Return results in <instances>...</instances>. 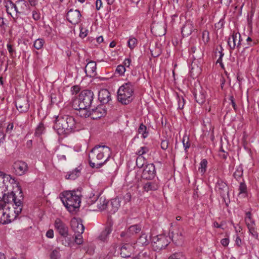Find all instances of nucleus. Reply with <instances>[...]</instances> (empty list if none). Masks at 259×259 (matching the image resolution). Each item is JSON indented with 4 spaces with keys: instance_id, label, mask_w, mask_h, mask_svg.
Wrapping results in <instances>:
<instances>
[{
    "instance_id": "obj_1",
    "label": "nucleus",
    "mask_w": 259,
    "mask_h": 259,
    "mask_svg": "<svg viewBox=\"0 0 259 259\" xmlns=\"http://www.w3.org/2000/svg\"><path fill=\"white\" fill-rule=\"evenodd\" d=\"M111 154V151L109 147L100 145L95 146L89 155L90 166L92 168H100L107 162Z\"/></svg>"
},
{
    "instance_id": "obj_2",
    "label": "nucleus",
    "mask_w": 259,
    "mask_h": 259,
    "mask_svg": "<svg viewBox=\"0 0 259 259\" xmlns=\"http://www.w3.org/2000/svg\"><path fill=\"white\" fill-rule=\"evenodd\" d=\"M14 203L16 207H14V219H15L22 211V202L21 199H17L15 194L12 192L8 194L4 193L3 190L0 189V206H5L10 209V204Z\"/></svg>"
},
{
    "instance_id": "obj_3",
    "label": "nucleus",
    "mask_w": 259,
    "mask_h": 259,
    "mask_svg": "<svg viewBox=\"0 0 259 259\" xmlns=\"http://www.w3.org/2000/svg\"><path fill=\"white\" fill-rule=\"evenodd\" d=\"M62 195V202L69 212H73L78 209L81 201L79 195L76 194L75 191H65Z\"/></svg>"
},
{
    "instance_id": "obj_4",
    "label": "nucleus",
    "mask_w": 259,
    "mask_h": 259,
    "mask_svg": "<svg viewBox=\"0 0 259 259\" xmlns=\"http://www.w3.org/2000/svg\"><path fill=\"white\" fill-rule=\"evenodd\" d=\"M135 83L127 82L124 83L118 89L117 99L119 102L123 104L127 105L133 100Z\"/></svg>"
},
{
    "instance_id": "obj_5",
    "label": "nucleus",
    "mask_w": 259,
    "mask_h": 259,
    "mask_svg": "<svg viewBox=\"0 0 259 259\" xmlns=\"http://www.w3.org/2000/svg\"><path fill=\"white\" fill-rule=\"evenodd\" d=\"M94 99V93L89 90H84L80 92L78 98L75 100L73 103H76L77 106L84 108L91 107Z\"/></svg>"
},
{
    "instance_id": "obj_6",
    "label": "nucleus",
    "mask_w": 259,
    "mask_h": 259,
    "mask_svg": "<svg viewBox=\"0 0 259 259\" xmlns=\"http://www.w3.org/2000/svg\"><path fill=\"white\" fill-rule=\"evenodd\" d=\"M66 115L56 116L55 124L53 126L54 130L59 135H67Z\"/></svg>"
},
{
    "instance_id": "obj_7",
    "label": "nucleus",
    "mask_w": 259,
    "mask_h": 259,
    "mask_svg": "<svg viewBox=\"0 0 259 259\" xmlns=\"http://www.w3.org/2000/svg\"><path fill=\"white\" fill-rule=\"evenodd\" d=\"M169 243V242L167 237L160 235L153 238L152 246L154 251H159L165 248L168 245Z\"/></svg>"
},
{
    "instance_id": "obj_8",
    "label": "nucleus",
    "mask_w": 259,
    "mask_h": 259,
    "mask_svg": "<svg viewBox=\"0 0 259 259\" xmlns=\"http://www.w3.org/2000/svg\"><path fill=\"white\" fill-rule=\"evenodd\" d=\"M216 191L220 194L224 201L229 199V187L222 180L219 179L215 186Z\"/></svg>"
},
{
    "instance_id": "obj_9",
    "label": "nucleus",
    "mask_w": 259,
    "mask_h": 259,
    "mask_svg": "<svg viewBox=\"0 0 259 259\" xmlns=\"http://www.w3.org/2000/svg\"><path fill=\"white\" fill-rule=\"evenodd\" d=\"M66 120L67 135L81 129L80 124L77 123L72 116L66 115Z\"/></svg>"
},
{
    "instance_id": "obj_10",
    "label": "nucleus",
    "mask_w": 259,
    "mask_h": 259,
    "mask_svg": "<svg viewBox=\"0 0 259 259\" xmlns=\"http://www.w3.org/2000/svg\"><path fill=\"white\" fill-rule=\"evenodd\" d=\"M155 175L156 170L154 164L149 163L144 165L141 175L143 179L151 180L155 177Z\"/></svg>"
},
{
    "instance_id": "obj_11",
    "label": "nucleus",
    "mask_w": 259,
    "mask_h": 259,
    "mask_svg": "<svg viewBox=\"0 0 259 259\" xmlns=\"http://www.w3.org/2000/svg\"><path fill=\"white\" fill-rule=\"evenodd\" d=\"M16 14L17 16L18 14H22L26 15L28 13L30 12V9L29 5L24 0H20L16 2Z\"/></svg>"
},
{
    "instance_id": "obj_12",
    "label": "nucleus",
    "mask_w": 259,
    "mask_h": 259,
    "mask_svg": "<svg viewBox=\"0 0 259 259\" xmlns=\"http://www.w3.org/2000/svg\"><path fill=\"white\" fill-rule=\"evenodd\" d=\"M81 14L78 10L70 9L67 13V20L72 24H78L80 21Z\"/></svg>"
},
{
    "instance_id": "obj_13",
    "label": "nucleus",
    "mask_w": 259,
    "mask_h": 259,
    "mask_svg": "<svg viewBox=\"0 0 259 259\" xmlns=\"http://www.w3.org/2000/svg\"><path fill=\"white\" fill-rule=\"evenodd\" d=\"M228 44L231 50H234L236 47L239 48L241 45V35L239 33L233 32L229 37Z\"/></svg>"
},
{
    "instance_id": "obj_14",
    "label": "nucleus",
    "mask_w": 259,
    "mask_h": 259,
    "mask_svg": "<svg viewBox=\"0 0 259 259\" xmlns=\"http://www.w3.org/2000/svg\"><path fill=\"white\" fill-rule=\"evenodd\" d=\"M10 209L0 206V223L6 224L11 222L14 219L11 216Z\"/></svg>"
},
{
    "instance_id": "obj_15",
    "label": "nucleus",
    "mask_w": 259,
    "mask_h": 259,
    "mask_svg": "<svg viewBox=\"0 0 259 259\" xmlns=\"http://www.w3.org/2000/svg\"><path fill=\"white\" fill-rule=\"evenodd\" d=\"M16 174L18 176H22L28 171L27 164L23 161H17L13 164Z\"/></svg>"
},
{
    "instance_id": "obj_16",
    "label": "nucleus",
    "mask_w": 259,
    "mask_h": 259,
    "mask_svg": "<svg viewBox=\"0 0 259 259\" xmlns=\"http://www.w3.org/2000/svg\"><path fill=\"white\" fill-rule=\"evenodd\" d=\"M54 227L60 235H67L68 233L67 226L60 219L57 218L55 220Z\"/></svg>"
},
{
    "instance_id": "obj_17",
    "label": "nucleus",
    "mask_w": 259,
    "mask_h": 259,
    "mask_svg": "<svg viewBox=\"0 0 259 259\" xmlns=\"http://www.w3.org/2000/svg\"><path fill=\"white\" fill-rule=\"evenodd\" d=\"M15 105L20 112H26L29 108L28 100L25 98H20L16 100Z\"/></svg>"
},
{
    "instance_id": "obj_18",
    "label": "nucleus",
    "mask_w": 259,
    "mask_h": 259,
    "mask_svg": "<svg viewBox=\"0 0 259 259\" xmlns=\"http://www.w3.org/2000/svg\"><path fill=\"white\" fill-rule=\"evenodd\" d=\"M91 113L93 119H98L106 114V110L103 105H99L96 108H92Z\"/></svg>"
},
{
    "instance_id": "obj_19",
    "label": "nucleus",
    "mask_w": 259,
    "mask_h": 259,
    "mask_svg": "<svg viewBox=\"0 0 259 259\" xmlns=\"http://www.w3.org/2000/svg\"><path fill=\"white\" fill-rule=\"evenodd\" d=\"M196 30L197 29L194 28L193 22L188 20L186 21L185 25L182 28L181 32L184 37L188 36Z\"/></svg>"
},
{
    "instance_id": "obj_20",
    "label": "nucleus",
    "mask_w": 259,
    "mask_h": 259,
    "mask_svg": "<svg viewBox=\"0 0 259 259\" xmlns=\"http://www.w3.org/2000/svg\"><path fill=\"white\" fill-rule=\"evenodd\" d=\"M99 100L103 104H107L111 100L110 93L107 89H102L99 92Z\"/></svg>"
},
{
    "instance_id": "obj_21",
    "label": "nucleus",
    "mask_w": 259,
    "mask_h": 259,
    "mask_svg": "<svg viewBox=\"0 0 259 259\" xmlns=\"http://www.w3.org/2000/svg\"><path fill=\"white\" fill-rule=\"evenodd\" d=\"M96 63L95 61H89L85 67L84 71L87 76L93 77L96 74Z\"/></svg>"
},
{
    "instance_id": "obj_22",
    "label": "nucleus",
    "mask_w": 259,
    "mask_h": 259,
    "mask_svg": "<svg viewBox=\"0 0 259 259\" xmlns=\"http://www.w3.org/2000/svg\"><path fill=\"white\" fill-rule=\"evenodd\" d=\"M71 226L75 233L82 234L84 232V226L75 219L71 221Z\"/></svg>"
},
{
    "instance_id": "obj_23",
    "label": "nucleus",
    "mask_w": 259,
    "mask_h": 259,
    "mask_svg": "<svg viewBox=\"0 0 259 259\" xmlns=\"http://www.w3.org/2000/svg\"><path fill=\"white\" fill-rule=\"evenodd\" d=\"M133 251V246L130 244H124L120 248V255L122 257L131 256Z\"/></svg>"
},
{
    "instance_id": "obj_24",
    "label": "nucleus",
    "mask_w": 259,
    "mask_h": 259,
    "mask_svg": "<svg viewBox=\"0 0 259 259\" xmlns=\"http://www.w3.org/2000/svg\"><path fill=\"white\" fill-rule=\"evenodd\" d=\"M172 241L175 243H179L183 241L184 237L183 232L180 230H176L171 233Z\"/></svg>"
},
{
    "instance_id": "obj_25",
    "label": "nucleus",
    "mask_w": 259,
    "mask_h": 259,
    "mask_svg": "<svg viewBox=\"0 0 259 259\" xmlns=\"http://www.w3.org/2000/svg\"><path fill=\"white\" fill-rule=\"evenodd\" d=\"M73 107L75 110H78L79 112L77 113L80 116L83 117H87L91 115V110L89 111L88 109L90 107H86L81 108L80 106H77L76 103H73Z\"/></svg>"
},
{
    "instance_id": "obj_26",
    "label": "nucleus",
    "mask_w": 259,
    "mask_h": 259,
    "mask_svg": "<svg viewBox=\"0 0 259 259\" xmlns=\"http://www.w3.org/2000/svg\"><path fill=\"white\" fill-rule=\"evenodd\" d=\"M59 240L61 242L62 245L65 246H70L72 243V237L71 235H61L59 238Z\"/></svg>"
},
{
    "instance_id": "obj_27",
    "label": "nucleus",
    "mask_w": 259,
    "mask_h": 259,
    "mask_svg": "<svg viewBox=\"0 0 259 259\" xmlns=\"http://www.w3.org/2000/svg\"><path fill=\"white\" fill-rule=\"evenodd\" d=\"M149 151V149L148 147L146 146H143L141 147V148L136 152V154L139 155L136 160V164L138 167H141L143 165H139L138 164V161L142 160V159L144 158V157L142 156L143 155L148 153Z\"/></svg>"
},
{
    "instance_id": "obj_28",
    "label": "nucleus",
    "mask_w": 259,
    "mask_h": 259,
    "mask_svg": "<svg viewBox=\"0 0 259 259\" xmlns=\"http://www.w3.org/2000/svg\"><path fill=\"white\" fill-rule=\"evenodd\" d=\"M194 97L196 102L199 104H203L205 101V94L202 90H199L194 93Z\"/></svg>"
},
{
    "instance_id": "obj_29",
    "label": "nucleus",
    "mask_w": 259,
    "mask_h": 259,
    "mask_svg": "<svg viewBox=\"0 0 259 259\" xmlns=\"http://www.w3.org/2000/svg\"><path fill=\"white\" fill-rule=\"evenodd\" d=\"M78 168L79 167L76 168L74 170L68 172L65 176V179L74 180L78 177L80 173V169H79Z\"/></svg>"
},
{
    "instance_id": "obj_30",
    "label": "nucleus",
    "mask_w": 259,
    "mask_h": 259,
    "mask_svg": "<svg viewBox=\"0 0 259 259\" xmlns=\"http://www.w3.org/2000/svg\"><path fill=\"white\" fill-rule=\"evenodd\" d=\"M159 188V186L155 182H148L145 183L143 186V189L146 192L149 191H155Z\"/></svg>"
},
{
    "instance_id": "obj_31",
    "label": "nucleus",
    "mask_w": 259,
    "mask_h": 259,
    "mask_svg": "<svg viewBox=\"0 0 259 259\" xmlns=\"http://www.w3.org/2000/svg\"><path fill=\"white\" fill-rule=\"evenodd\" d=\"M108 201L104 197H98L96 202L97 208L100 210L105 209L107 206Z\"/></svg>"
},
{
    "instance_id": "obj_32",
    "label": "nucleus",
    "mask_w": 259,
    "mask_h": 259,
    "mask_svg": "<svg viewBox=\"0 0 259 259\" xmlns=\"http://www.w3.org/2000/svg\"><path fill=\"white\" fill-rule=\"evenodd\" d=\"M112 231L111 226H108L106 227L104 230H103L99 236V239L103 241H106L108 236Z\"/></svg>"
},
{
    "instance_id": "obj_33",
    "label": "nucleus",
    "mask_w": 259,
    "mask_h": 259,
    "mask_svg": "<svg viewBox=\"0 0 259 259\" xmlns=\"http://www.w3.org/2000/svg\"><path fill=\"white\" fill-rule=\"evenodd\" d=\"M10 179V176L6 175L4 172L0 171V189L4 190L6 188L5 181L7 182Z\"/></svg>"
},
{
    "instance_id": "obj_34",
    "label": "nucleus",
    "mask_w": 259,
    "mask_h": 259,
    "mask_svg": "<svg viewBox=\"0 0 259 259\" xmlns=\"http://www.w3.org/2000/svg\"><path fill=\"white\" fill-rule=\"evenodd\" d=\"M243 170L242 165L236 167L235 172L233 174V177L238 181H239L243 176Z\"/></svg>"
},
{
    "instance_id": "obj_35",
    "label": "nucleus",
    "mask_w": 259,
    "mask_h": 259,
    "mask_svg": "<svg viewBox=\"0 0 259 259\" xmlns=\"http://www.w3.org/2000/svg\"><path fill=\"white\" fill-rule=\"evenodd\" d=\"M137 242L142 246L148 245L149 243V239H148L147 235L145 233H142L138 238Z\"/></svg>"
},
{
    "instance_id": "obj_36",
    "label": "nucleus",
    "mask_w": 259,
    "mask_h": 259,
    "mask_svg": "<svg viewBox=\"0 0 259 259\" xmlns=\"http://www.w3.org/2000/svg\"><path fill=\"white\" fill-rule=\"evenodd\" d=\"M245 224L247 228L255 226L254 221L251 218V214L250 212L246 213V217L245 218Z\"/></svg>"
},
{
    "instance_id": "obj_37",
    "label": "nucleus",
    "mask_w": 259,
    "mask_h": 259,
    "mask_svg": "<svg viewBox=\"0 0 259 259\" xmlns=\"http://www.w3.org/2000/svg\"><path fill=\"white\" fill-rule=\"evenodd\" d=\"M111 212L115 213L120 206V201L119 198H115L112 200L111 202Z\"/></svg>"
},
{
    "instance_id": "obj_38",
    "label": "nucleus",
    "mask_w": 259,
    "mask_h": 259,
    "mask_svg": "<svg viewBox=\"0 0 259 259\" xmlns=\"http://www.w3.org/2000/svg\"><path fill=\"white\" fill-rule=\"evenodd\" d=\"M16 5L12 1H10L9 3L6 6V11L8 14L10 15L12 17V13L15 12L16 13Z\"/></svg>"
},
{
    "instance_id": "obj_39",
    "label": "nucleus",
    "mask_w": 259,
    "mask_h": 259,
    "mask_svg": "<svg viewBox=\"0 0 259 259\" xmlns=\"http://www.w3.org/2000/svg\"><path fill=\"white\" fill-rule=\"evenodd\" d=\"M138 132L139 134L142 135V137L144 139L147 138L148 135V133L147 131V127L143 123L140 124Z\"/></svg>"
},
{
    "instance_id": "obj_40",
    "label": "nucleus",
    "mask_w": 259,
    "mask_h": 259,
    "mask_svg": "<svg viewBox=\"0 0 259 259\" xmlns=\"http://www.w3.org/2000/svg\"><path fill=\"white\" fill-rule=\"evenodd\" d=\"M133 259H152V257L150 255V252H141L138 255L134 257Z\"/></svg>"
},
{
    "instance_id": "obj_41",
    "label": "nucleus",
    "mask_w": 259,
    "mask_h": 259,
    "mask_svg": "<svg viewBox=\"0 0 259 259\" xmlns=\"http://www.w3.org/2000/svg\"><path fill=\"white\" fill-rule=\"evenodd\" d=\"M141 231V226L139 225H134L128 228V232L132 234H136Z\"/></svg>"
},
{
    "instance_id": "obj_42",
    "label": "nucleus",
    "mask_w": 259,
    "mask_h": 259,
    "mask_svg": "<svg viewBox=\"0 0 259 259\" xmlns=\"http://www.w3.org/2000/svg\"><path fill=\"white\" fill-rule=\"evenodd\" d=\"M183 145L186 152H187L188 149L190 147L191 144L190 143L189 138L186 135L184 136L182 140Z\"/></svg>"
},
{
    "instance_id": "obj_43",
    "label": "nucleus",
    "mask_w": 259,
    "mask_h": 259,
    "mask_svg": "<svg viewBox=\"0 0 259 259\" xmlns=\"http://www.w3.org/2000/svg\"><path fill=\"white\" fill-rule=\"evenodd\" d=\"M44 130V124L42 122L39 123L37 127L36 128L35 132L34 133L35 136L37 137L40 136L43 133Z\"/></svg>"
},
{
    "instance_id": "obj_44",
    "label": "nucleus",
    "mask_w": 259,
    "mask_h": 259,
    "mask_svg": "<svg viewBox=\"0 0 259 259\" xmlns=\"http://www.w3.org/2000/svg\"><path fill=\"white\" fill-rule=\"evenodd\" d=\"M44 43L45 40L43 39L38 38L34 41L33 46L36 49L39 50L42 48Z\"/></svg>"
},
{
    "instance_id": "obj_45",
    "label": "nucleus",
    "mask_w": 259,
    "mask_h": 259,
    "mask_svg": "<svg viewBox=\"0 0 259 259\" xmlns=\"http://www.w3.org/2000/svg\"><path fill=\"white\" fill-rule=\"evenodd\" d=\"M177 100L178 104V108L179 109H183L185 103L184 97L182 96L177 95Z\"/></svg>"
},
{
    "instance_id": "obj_46",
    "label": "nucleus",
    "mask_w": 259,
    "mask_h": 259,
    "mask_svg": "<svg viewBox=\"0 0 259 259\" xmlns=\"http://www.w3.org/2000/svg\"><path fill=\"white\" fill-rule=\"evenodd\" d=\"M247 228L248 229L249 234H251L256 239H258L259 236L257 232L255 226L250 227L249 228Z\"/></svg>"
},
{
    "instance_id": "obj_47",
    "label": "nucleus",
    "mask_w": 259,
    "mask_h": 259,
    "mask_svg": "<svg viewBox=\"0 0 259 259\" xmlns=\"http://www.w3.org/2000/svg\"><path fill=\"white\" fill-rule=\"evenodd\" d=\"M207 164V161L205 159H203L200 163V166L199 167V171L202 174H204L206 171Z\"/></svg>"
},
{
    "instance_id": "obj_48",
    "label": "nucleus",
    "mask_w": 259,
    "mask_h": 259,
    "mask_svg": "<svg viewBox=\"0 0 259 259\" xmlns=\"http://www.w3.org/2000/svg\"><path fill=\"white\" fill-rule=\"evenodd\" d=\"M239 194L247 193V187L243 180L240 182L239 187Z\"/></svg>"
},
{
    "instance_id": "obj_49",
    "label": "nucleus",
    "mask_w": 259,
    "mask_h": 259,
    "mask_svg": "<svg viewBox=\"0 0 259 259\" xmlns=\"http://www.w3.org/2000/svg\"><path fill=\"white\" fill-rule=\"evenodd\" d=\"M138 41L135 37H130L128 40V47L131 49H133L136 46Z\"/></svg>"
},
{
    "instance_id": "obj_50",
    "label": "nucleus",
    "mask_w": 259,
    "mask_h": 259,
    "mask_svg": "<svg viewBox=\"0 0 259 259\" xmlns=\"http://www.w3.org/2000/svg\"><path fill=\"white\" fill-rule=\"evenodd\" d=\"M7 47L11 58H14L15 57V54L16 53L15 50L13 49V46L10 44H8Z\"/></svg>"
},
{
    "instance_id": "obj_51",
    "label": "nucleus",
    "mask_w": 259,
    "mask_h": 259,
    "mask_svg": "<svg viewBox=\"0 0 259 259\" xmlns=\"http://www.w3.org/2000/svg\"><path fill=\"white\" fill-rule=\"evenodd\" d=\"M81 234L77 233L75 236L74 241L77 244L80 245L83 243V238Z\"/></svg>"
},
{
    "instance_id": "obj_52",
    "label": "nucleus",
    "mask_w": 259,
    "mask_h": 259,
    "mask_svg": "<svg viewBox=\"0 0 259 259\" xmlns=\"http://www.w3.org/2000/svg\"><path fill=\"white\" fill-rule=\"evenodd\" d=\"M51 259H60V254L56 249L53 250L50 255Z\"/></svg>"
},
{
    "instance_id": "obj_53",
    "label": "nucleus",
    "mask_w": 259,
    "mask_h": 259,
    "mask_svg": "<svg viewBox=\"0 0 259 259\" xmlns=\"http://www.w3.org/2000/svg\"><path fill=\"white\" fill-rule=\"evenodd\" d=\"M32 18L35 21H38L40 19V13L37 10H34L32 11Z\"/></svg>"
},
{
    "instance_id": "obj_54",
    "label": "nucleus",
    "mask_w": 259,
    "mask_h": 259,
    "mask_svg": "<svg viewBox=\"0 0 259 259\" xmlns=\"http://www.w3.org/2000/svg\"><path fill=\"white\" fill-rule=\"evenodd\" d=\"M202 40L204 43L208 42L209 40V32L207 30H204L202 32Z\"/></svg>"
},
{
    "instance_id": "obj_55",
    "label": "nucleus",
    "mask_w": 259,
    "mask_h": 259,
    "mask_svg": "<svg viewBox=\"0 0 259 259\" xmlns=\"http://www.w3.org/2000/svg\"><path fill=\"white\" fill-rule=\"evenodd\" d=\"M98 197H99L97 195L95 196L94 194H93L92 197L90 196L88 200V203L90 205H92L94 203H96Z\"/></svg>"
},
{
    "instance_id": "obj_56",
    "label": "nucleus",
    "mask_w": 259,
    "mask_h": 259,
    "mask_svg": "<svg viewBox=\"0 0 259 259\" xmlns=\"http://www.w3.org/2000/svg\"><path fill=\"white\" fill-rule=\"evenodd\" d=\"M151 54L152 57H157L161 54V50L159 48H155L154 50H150Z\"/></svg>"
},
{
    "instance_id": "obj_57",
    "label": "nucleus",
    "mask_w": 259,
    "mask_h": 259,
    "mask_svg": "<svg viewBox=\"0 0 259 259\" xmlns=\"http://www.w3.org/2000/svg\"><path fill=\"white\" fill-rule=\"evenodd\" d=\"M125 70L126 69L124 66L122 65H118L116 69V71L118 72L120 75H123L124 73Z\"/></svg>"
},
{
    "instance_id": "obj_58",
    "label": "nucleus",
    "mask_w": 259,
    "mask_h": 259,
    "mask_svg": "<svg viewBox=\"0 0 259 259\" xmlns=\"http://www.w3.org/2000/svg\"><path fill=\"white\" fill-rule=\"evenodd\" d=\"M51 102L52 104H57L59 102L58 97L56 94H51Z\"/></svg>"
},
{
    "instance_id": "obj_59",
    "label": "nucleus",
    "mask_w": 259,
    "mask_h": 259,
    "mask_svg": "<svg viewBox=\"0 0 259 259\" xmlns=\"http://www.w3.org/2000/svg\"><path fill=\"white\" fill-rule=\"evenodd\" d=\"M88 30L84 28H81L80 30L79 36L81 38H84L88 34Z\"/></svg>"
},
{
    "instance_id": "obj_60",
    "label": "nucleus",
    "mask_w": 259,
    "mask_h": 259,
    "mask_svg": "<svg viewBox=\"0 0 259 259\" xmlns=\"http://www.w3.org/2000/svg\"><path fill=\"white\" fill-rule=\"evenodd\" d=\"M168 146V141L167 140H162L161 142V148L163 150H166Z\"/></svg>"
},
{
    "instance_id": "obj_61",
    "label": "nucleus",
    "mask_w": 259,
    "mask_h": 259,
    "mask_svg": "<svg viewBox=\"0 0 259 259\" xmlns=\"http://www.w3.org/2000/svg\"><path fill=\"white\" fill-rule=\"evenodd\" d=\"M229 100L231 102V104L233 109H234L235 111H236L237 109V107L236 104L235 103V100H234L233 96H230Z\"/></svg>"
},
{
    "instance_id": "obj_62",
    "label": "nucleus",
    "mask_w": 259,
    "mask_h": 259,
    "mask_svg": "<svg viewBox=\"0 0 259 259\" xmlns=\"http://www.w3.org/2000/svg\"><path fill=\"white\" fill-rule=\"evenodd\" d=\"M123 199L125 203L128 202L131 199V194L130 193H126L123 196Z\"/></svg>"
},
{
    "instance_id": "obj_63",
    "label": "nucleus",
    "mask_w": 259,
    "mask_h": 259,
    "mask_svg": "<svg viewBox=\"0 0 259 259\" xmlns=\"http://www.w3.org/2000/svg\"><path fill=\"white\" fill-rule=\"evenodd\" d=\"M181 256V254L179 253H174L172 255H171L168 259H181L180 258V256Z\"/></svg>"
},
{
    "instance_id": "obj_64",
    "label": "nucleus",
    "mask_w": 259,
    "mask_h": 259,
    "mask_svg": "<svg viewBox=\"0 0 259 259\" xmlns=\"http://www.w3.org/2000/svg\"><path fill=\"white\" fill-rule=\"evenodd\" d=\"M46 236L49 238L54 237V231L52 229H49L46 233Z\"/></svg>"
}]
</instances>
